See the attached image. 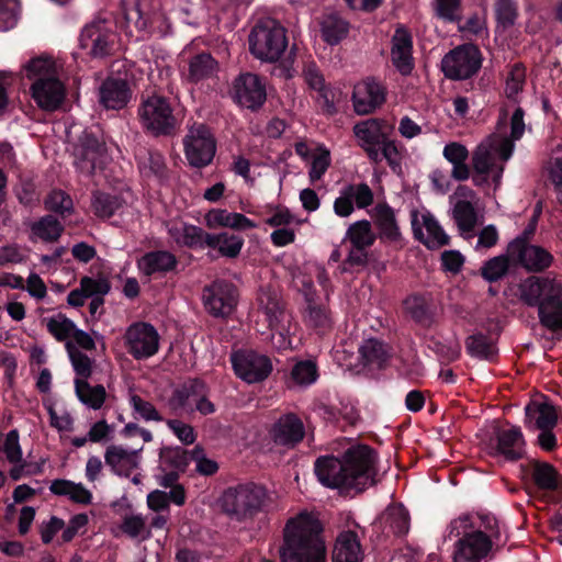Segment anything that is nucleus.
Returning <instances> with one entry per match:
<instances>
[{"label": "nucleus", "mask_w": 562, "mask_h": 562, "mask_svg": "<svg viewBox=\"0 0 562 562\" xmlns=\"http://www.w3.org/2000/svg\"><path fill=\"white\" fill-rule=\"evenodd\" d=\"M49 415V425L58 431H71L74 428V418L70 413L60 408L57 409L53 403L45 404Z\"/></svg>", "instance_id": "obj_63"}, {"label": "nucleus", "mask_w": 562, "mask_h": 562, "mask_svg": "<svg viewBox=\"0 0 562 562\" xmlns=\"http://www.w3.org/2000/svg\"><path fill=\"white\" fill-rule=\"evenodd\" d=\"M116 41L113 23L105 20L92 21L85 26L80 35L81 47L89 49L94 57L109 55Z\"/></svg>", "instance_id": "obj_16"}, {"label": "nucleus", "mask_w": 562, "mask_h": 562, "mask_svg": "<svg viewBox=\"0 0 562 562\" xmlns=\"http://www.w3.org/2000/svg\"><path fill=\"white\" fill-rule=\"evenodd\" d=\"M348 32V22L337 13L326 14L321 22L322 37L329 45L338 44Z\"/></svg>", "instance_id": "obj_38"}, {"label": "nucleus", "mask_w": 562, "mask_h": 562, "mask_svg": "<svg viewBox=\"0 0 562 562\" xmlns=\"http://www.w3.org/2000/svg\"><path fill=\"white\" fill-rule=\"evenodd\" d=\"M76 394L79 401L92 409L102 407L105 401V389L102 385L91 386L81 379L75 380Z\"/></svg>", "instance_id": "obj_41"}, {"label": "nucleus", "mask_w": 562, "mask_h": 562, "mask_svg": "<svg viewBox=\"0 0 562 562\" xmlns=\"http://www.w3.org/2000/svg\"><path fill=\"white\" fill-rule=\"evenodd\" d=\"M352 106L358 115L373 113L385 101V89L372 78H367L353 87Z\"/></svg>", "instance_id": "obj_23"}, {"label": "nucleus", "mask_w": 562, "mask_h": 562, "mask_svg": "<svg viewBox=\"0 0 562 562\" xmlns=\"http://www.w3.org/2000/svg\"><path fill=\"white\" fill-rule=\"evenodd\" d=\"M270 437L276 445L294 447L304 438V425L294 414L281 416L271 427Z\"/></svg>", "instance_id": "obj_26"}, {"label": "nucleus", "mask_w": 562, "mask_h": 562, "mask_svg": "<svg viewBox=\"0 0 562 562\" xmlns=\"http://www.w3.org/2000/svg\"><path fill=\"white\" fill-rule=\"evenodd\" d=\"M142 447L135 450H128L121 446H109L104 453L105 463L117 475L128 476L139 467Z\"/></svg>", "instance_id": "obj_28"}, {"label": "nucleus", "mask_w": 562, "mask_h": 562, "mask_svg": "<svg viewBox=\"0 0 562 562\" xmlns=\"http://www.w3.org/2000/svg\"><path fill=\"white\" fill-rule=\"evenodd\" d=\"M391 60L395 69L403 76L411 75L414 69L413 38L403 26L395 30L391 41Z\"/></svg>", "instance_id": "obj_25"}, {"label": "nucleus", "mask_w": 562, "mask_h": 562, "mask_svg": "<svg viewBox=\"0 0 562 562\" xmlns=\"http://www.w3.org/2000/svg\"><path fill=\"white\" fill-rule=\"evenodd\" d=\"M216 145L210 130L203 125H193L184 138V151L193 167L207 166L215 155Z\"/></svg>", "instance_id": "obj_15"}, {"label": "nucleus", "mask_w": 562, "mask_h": 562, "mask_svg": "<svg viewBox=\"0 0 562 562\" xmlns=\"http://www.w3.org/2000/svg\"><path fill=\"white\" fill-rule=\"evenodd\" d=\"M411 221L415 237L428 248H439L448 244V235L427 210L412 211Z\"/></svg>", "instance_id": "obj_22"}, {"label": "nucleus", "mask_w": 562, "mask_h": 562, "mask_svg": "<svg viewBox=\"0 0 562 562\" xmlns=\"http://www.w3.org/2000/svg\"><path fill=\"white\" fill-rule=\"evenodd\" d=\"M121 530L132 539L146 540L151 536V530L146 522V518L140 514L124 516Z\"/></svg>", "instance_id": "obj_50"}, {"label": "nucleus", "mask_w": 562, "mask_h": 562, "mask_svg": "<svg viewBox=\"0 0 562 562\" xmlns=\"http://www.w3.org/2000/svg\"><path fill=\"white\" fill-rule=\"evenodd\" d=\"M362 550L358 537L352 531L341 532L333 550V562H360Z\"/></svg>", "instance_id": "obj_33"}, {"label": "nucleus", "mask_w": 562, "mask_h": 562, "mask_svg": "<svg viewBox=\"0 0 562 562\" xmlns=\"http://www.w3.org/2000/svg\"><path fill=\"white\" fill-rule=\"evenodd\" d=\"M130 97L127 83L122 79H108L100 87V101L106 109H122Z\"/></svg>", "instance_id": "obj_32"}, {"label": "nucleus", "mask_w": 562, "mask_h": 562, "mask_svg": "<svg viewBox=\"0 0 562 562\" xmlns=\"http://www.w3.org/2000/svg\"><path fill=\"white\" fill-rule=\"evenodd\" d=\"M385 519L395 533L403 535L408 531L409 517L403 505L390 506L386 509Z\"/></svg>", "instance_id": "obj_59"}, {"label": "nucleus", "mask_w": 562, "mask_h": 562, "mask_svg": "<svg viewBox=\"0 0 562 562\" xmlns=\"http://www.w3.org/2000/svg\"><path fill=\"white\" fill-rule=\"evenodd\" d=\"M381 159L384 158L393 171L398 172L402 168L404 158V149L398 144L389 139V137L380 145Z\"/></svg>", "instance_id": "obj_60"}, {"label": "nucleus", "mask_w": 562, "mask_h": 562, "mask_svg": "<svg viewBox=\"0 0 562 562\" xmlns=\"http://www.w3.org/2000/svg\"><path fill=\"white\" fill-rule=\"evenodd\" d=\"M385 127L384 121L379 119H368L353 126L358 145L374 162L381 160L380 145L387 138Z\"/></svg>", "instance_id": "obj_20"}, {"label": "nucleus", "mask_w": 562, "mask_h": 562, "mask_svg": "<svg viewBox=\"0 0 562 562\" xmlns=\"http://www.w3.org/2000/svg\"><path fill=\"white\" fill-rule=\"evenodd\" d=\"M468 516L459 517L449 526L450 536L460 537L454 544L453 562H481L491 550V540L480 530L471 531Z\"/></svg>", "instance_id": "obj_8"}, {"label": "nucleus", "mask_w": 562, "mask_h": 562, "mask_svg": "<svg viewBox=\"0 0 562 562\" xmlns=\"http://www.w3.org/2000/svg\"><path fill=\"white\" fill-rule=\"evenodd\" d=\"M359 353L364 366L381 367L387 359L385 346L376 339H368L359 347Z\"/></svg>", "instance_id": "obj_47"}, {"label": "nucleus", "mask_w": 562, "mask_h": 562, "mask_svg": "<svg viewBox=\"0 0 562 562\" xmlns=\"http://www.w3.org/2000/svg\"><path fill=\"white\" fill-rule=\"evenodd\" d=\"M128 403L137 418L146 422H160L162 418L155 406L135 393L128 395Z\"/></svg>", "instance_id": "obj_58"}, {"label": "nucleus", "mask_w": 562, "mask_h": 562, "mask_svg": "<svg viewBox=\"0 0 562 562\" xmlns=\"http://www.w3.org/2000/svg\"><path fill=\"white\" fill-rule=\"evenodd\" d=\"M49 491L78 504L88 505L92 502V493L82 483L58 479L50 483Z\"/></svg>", "instance_id": "obj_37"}, {"label": "nucleus", "mask_w": 562, "mask_h": 562, "mask_svg": "<svg viewBox=\"0 0 562 562\" xmlns=\"http://www.w3.org/2000/svg\"><path fill=\"white\" fill-rule=\"evenodd\" d=\"M23 71L33 81L31 92L36 104L46 111L58 109L66 97V88L58 77L55 61L47 57L34 58L23 67Z\"/></svg>", "instance_id": "obj_6"}, {"label": "nucleus", "mask_w": 562, "mask_h": 562, "mask_svg": "<svg viewBox=\"0 0 562 562\" xmlns=\"http://www.w3.org/2000/svg\"><path fill=\"white\" fill-rule=\"evenodd\" d=\"M142 125L155 135H166L176 126V119L168 100L153 94L144 99L138 109Z\"/></svg>", "instance_id": "obj_10"}, {"label": "nucleus", "mask_w": 562, "mask_h": 562, "mask_svg": "<svg viewBox=\"0 0 562 562\" xmlns=\"http://www.w3.org/2000/svg\"><path fill=\"white\" fill-rule=\"evenodd\" d=\"M376 456L368 446H352L342 460L321 457L315 462L319 483L329 488L361 492L374 483Z\"/></svg>", "instance_id": "obj_2"}, {"label": "nucleus", "mask_w": 562, "mask_h": 562, "mask_svg": "<svg viewBox=\"0 0 562 562\" xmlns=\"http://www.w3.org/2000/svg\"><path fill=\"white\" fill-rule=\"evenodd\" d=\"M465 347L472 357L490 359L496 353L494 339L483 334H473L467 339Z\"/></svg>", "instance_id": "obj_49"}, {"label": "nucleus", "mask_w": 562, "mask_h": 562, "mask_svg": "<svg viewBox=\"0 0 562 562\" xmlns=\"http://www.w3.org/2000/svg\"><path fill=\"white\" fill-rule=\"evenodd\" d=\"M177 258L167 250H156L145 254L138 261L137 267L145 276L165 274L177 266Z\"/></svg>", "instance_id": "obj_31"}, {"label": "nucleus", "mask_w": 562, "mask_h": 562, "mask_svg": "<svg viewBox=\"0 0 562 562\" xmlns=\"http://www.w3.org/2000/svg\"><path fill=\"white\" fill-rule=\"evenodd\" d=\"M452 217L465 238L471 237V233L476 225V206L479 198L476 193L467 186H459L449 199Z\"/></svg>", "instance_id": "obj_14"}, {"label": "nucleus", "mask_w": 562, "mask_h": 562, "mask_svg": "<svg viewBox=\"0 0 562 562\" xmlns=\"http://www.w3.org/2000/svg\"><path fill=\"white\" fill-rule=\"evenodd\" d=\"M74 157L78 171L87 176L101 169L108 159L104 144L88 133H85L75 146Z\"/></svg>", "instance_id": "obj_18"}, {"label": "nucleus", "mask_w": 562, "mask_h": 562, "mask_svg": "<svg viewBox=\"0 0 562 562\" xmlns=\"http://www.w3.org/2000/svg\"><path fill=\"white\" fill-rule=\"evenodd\" d=\"M347 237L352 246L368 248L374 240L375 235L371 229V224L368 221H358L349 226Z\"/></svg>", "instance_id": "obj_56"}, {"label": "nucleus", "mask_w": 562, "mask_h": 562, "mask_svg": "<svg viewBox=\"0 0 562 562\" xmlns=\"http://www.w3.org/2000/svg\"><path fill=\"white\" fill-rule=\"evenodd\" d=\"M204 222L211 229L225 227L236 231H247L257 227V224L244 214L229 212L226 209H211L205 214Z\"/></svg>", "instance_id": "obj_29"}, {"label": "nucleus", "mask_w": 562, "mask_h": 562, "mask_svg": "<svg viewBox=\"0 0 562 562\" xmlns=\"http://www.w3.org/2000/svg\"><path fill=\"white\" fill-rule=\"evenodd\" d=\"M159 342L160 336L149 323H133L124 334L125 347L135 360H145L155 356L159 350Z\"/></svg>", "instance_id": "obj_12"}, {"label": "nucleus", "mask_w": 562, "mask_h": 562, "mask_svg": "<svg viewBox=\"0 0 562 562\" xmlns=\"http://www.w3.org/2000/svg\"><path fill=\"white\" fill-rule=\"evenodd\" d=\"M231 362L235 374L248 384L266 380L272 371L271 360L254 350H238L232 353Z\"/></svg>", "instance_id": "obj_13"}, {"label": "nucleus", "mask_w": 562, "mask_h": 562, "mask_svg": "<svg viewBox=\"0 0 562 562\" xmlns=\"http://www.w3.org/2000/svg\"><path fill=\"white\" fill-rule=\"evenodd\" d=\"M323 525L315 513L301 512L290 518L280 548L282 562H325Z\"/></svg>", "instance_id": "obj_3"}, {"label": "nucleus", "mask_w": 562, "mask_h": 562, "mask_svg": "<svg viewBox=\"0 0 562 562\" xmlns=\"http://www.w3.org/2000/svg\"><path fill=\"white\" fill-rule=\"evenodd\" d=\"M66 350L70 359L71 366L78 375L77 379L87 380L92 370V360L81 352L72 341L66 342Z\"/></svg>", "instance_id": "obj_57"}, {"label": "nucleus", "mask_w": 562, "mask_h": 562, "mask_svg": "<svg viewBox=\"0 0 562 562\" xmlns=\"http://www.w3.org/2000/svg\"><path fill=\"white\" fill-rule=\"evenodd\" d=\"M330 153L324 146H315L310 158L308 177L312 183L318 181L330 166Z\"/></svg>", "instance_id": "obj_53"}, {"label": "nucleus", "mask_w": 562, "mask_h": 562, "mask_svg": "<svg viewBox=\"0 0 562 562\" xmlns=\"http://www.w3.org/2000/svg\"><path fill=\"white\" fill-rule=\"evenodd\" d=\"M263 502L265 491L255 484L231 487L220 499L222 509L237 519L254 516L261 509Z\"/></svg>", "instance_id": "obj_9"}, {"label": "nucleus", "mask_w": 562, "mask_h": 562, "mask_svg": "<svg viewBox=\"0 0 562 562\" xmlns=\"http://www.w3.org/2000/svg\"><path fill=\"white\" fill-rule=\"evenodd\" d=\"M508 255L496 256L482 267V276L485 280L493 282L499 280L508 270Z\"/></svg>", "instance_id": "obj_64"}, {"label": "nucleus", "mask_w": 562, "mask_h": 562, "mask_svg": "<svg viewBox=\"0 0 562 562\" xmlns=\"http://www.w3.org/2000/svg\"><path fill=\"white\" fill-rule=\"evenodd\" d=\"M288 46L285 29L273 19L258 22L249 34L252 55L263 61H276Z\"/></svg>", "instance_id": "obj_7"}, {"label": "nucleus", "mask_w": 562, "mask_h": 562, "mask_svg": "<svg viewBox=\"0 0 562 562\" xmlns=\"http://www.w3.org/2000/svg\"><path fill=\"white\" fill-rule=\"evenodd\" d=\"M318 379L317 366L313 360H300L291 370V381L294 385L306 387Z\"/></svg>", "instance_id": "obj_46"}, {"label": "nucleus", "mask_w": 562, "mask_h": 562, "mask_svg": "<svg viewBox=\"0 0 562 562\" xmlns=\"http://www.w3.org/2000/svg\"><path fill=\"white\" fill-rule=\"evenodd\" d=\"M526 424L539 430H552L558 422L557 408L544 397L533 398L525 408Z\"/></svg>", "instance_id": "obj_27"}, {"label": "nucleus", "mask_w": 562, "mask_h": 562, "mask_svg": "<svg viewBox=\"0 0 562 562\" xmlns=\"http://www.w3.org/2000/svg\"><path fill=\"white\" fill-rule=\"evenodd\" d=\"M497 451L508 460L519 459L524 453L525 440L519 427L512 426L497 435Z\"/></svg>", "instance_id": "obj_36"}, {"label": "nucleus", "mask_w": 562, "mask_h": 562, "mask_svg": "<svg viewBox=\"0 0 562 562\" xmlns=\"http://www.w3.org/2000/svg\"><path fill=\"white\" fill-rule=\"evenodd\" d=\"M482 65V56L473 44H464L450 50L441 60V69L446 77L463 80L472 77Z\"/></svg>", "instance_id": "obj_11"}, {"label": "nucleus", "mask_w": 562, "mask_h": 562, "mask_svg": "<svg viewBox=\"0 0 562 562\" xmlns=\"http://www.w3.org/2000/svg\"><path fill=\"white\" fill-rule=\"evenodd\" d=\"M443 157L452 165L451 176L459 181L470 177V168L467 165L469 157L468 148L458 142H451L443 147Z\"/></svg>", "instance_id": "obj_34"}, {"label": "nucleus", "mask_w": 562, "mask_h": 562, "mask_svg": "<svg viewBox=\"0 0 562 562\" xmlns=\"http://www.w3.org/2000/svg\"><path fill=\"white\" fill-rule=\"evenodd\" d=\"M257 305V330L261 334L270 331L271 344L276 349H291V318L284 312L278 290L271 285L261 286Z\"/></svg>", "instance_id": "obj_5"}, {"label": "nucleus", "mask_w": 562, "mask_h": 562, "mask_svg": "<svg viewBox=\"0 0 562 562\" xmlns=\"http://www.w3.org/2000/svg\"><path fill=\"white\" fill-rule=\"evenodd\" d=\"M47 330L58 341H71L70 336L76 327L75 323L67 318L64 314H56L44 319Z\"/></svg>", "instance_id": "obj_52"}, {"label": "nucleus", "mask_w": 562, "mask_h": 562, "mask_svg": "<svg viewBox=\"0 0 562 562\" xmlns=\"http://www.w3.org/2000/svg\"><path fill=\"white\" fill-rule=\"evenodd\" d=\"M458 30L476 38H487L488 27L485 12H475L458 23Z\"/></svg>", "instance_id": "obj_54"}, {"label": "nucleus", "mask_w": 562, "mask_h": 562, "mask_svg": "<svg viewBox=\"0 0 562 562\" xmlns=\"http://www.w3.org/2000/svg\"><path fill=\"white\" fill-rule=\"evenodd\" d=\"M300 282L302 284V292L308 303L306 314L307 322L316 328L326 327L329 324V317L326 310L314 303V294L311 290L312 285L305 282L304 279L300 280Z\"/></svg>", "instance_id": "obj_43"}, {"label": "nucleus", "mask_w": 562, "mask_h": 562, "mask_svg": "<svg viewBox=\"0 0 562 562\" xmlns=\"http://www.w3.org/2000/svg\"><path fill=\"white\" fill-rule=\"evenodd\" d=\"M373 216L381 229V233L392 239L396 240L400 237V231L395 222L393 210L386 204H378L373 210Z\"/></svg>", "instance_id": "obj_48"}, {"label": "nucleus", "mask_w": 562, "mask_h": 562, "mask_svg": "<svg viewBox=\"0 0 562 562\" xmlns=\"http://www.w3.org/2000/svg\"><path fill=\"white\" fill-rule=\"evenodd\" d=\"M373 202V192L367 183H355L344 187L334 201V212L339 217H349L355 206L366 209Z\"/></svg>", "instance_id": "obj_24"}, {"label": "nucleus", "mask_w": 562, "mask_h": 562, "mask_svg": "<svg viewBox=\"0 0 562 562\" xmlns=\"http://www.w3.org/2000/svg\"><path fill=\"white\" fill-rule=\"evenodd\" d=\"M546 169L549 180L560 195V202L562 204V148H558L552 153Z\"/></svg>", "instance_id": "obj_61"}, {"label": "nucleus", "mask_w": 562, "mask_h": 562, "mask_svg": "<svg viewBox=\"0 0 562 562\" xmlns=\"http://www.w3.org/2000/svg\"><path fill=\"white\" fill-rule=\"evenodd\" d=\"M237 290L234 284L218 280L203 292L204 306L210 314L225 317L233 313L237 304Z\"/></svg>", "instance_id": "obj_19"}, {"label": "nucleus", "mask_w": 562, "mask_h": 562, "mask_svg": "<svg viewBox=\"0 0 562 562\" xmlns=\"http://www.w3.org/2000/svg\"><path fill=\"white\" fill-rule=\"evenodd\" d=\"M203 245L217 250L222 256L235 258L239 255L244 239L238 235L228 233L204 234Z\"/></svg>", "instance_id": "obj_35"}, {"label": "nucleus", "mask_w": 562, "mask_h": 562, "mask_svg": "<svg viewBox=\"0 0 562 562\" xmlns=\"http://www.w3.org/2000/svg\"><path fill=\"white\" fill-rule=\"evenodd\" d=\"M526 85V68L520 64L510 66L505 75L504 93L508 100L520 101Z\"/></svg>", "instance_id": "obj_40"}, {"label": "nucleus", "mask_w": 562, "mask_h": 562, "mask_svg": "<svg viewBox=\"0 0 562 562\" xmlns=\"http://www.w3.org/2000/svg\"><path fill=\"white\" fill-rule=\"evenodd\" d=\"M532 477L539 488L554 490L558 487V473L549 463L539 461L533 462Z\"/></svg>", "instance_id": "obj_55"}, {"label": "nucleus", "mask_w": 562, "mask_h": 562, "mask_svg": "<svg viewBox=\"0 0 562 562\" xmlns=\"http://www.w3.org/2000/svg\"><path fill=\"white\" fill-rule=\"evenodd\" d=\"M496 20L503 29L510 27L517 19V7L513 0H494Z\"/></svg>", "instance_id": "obj_62"}, {"label": "nucleus", "mask_w": 562, "mask_h": 562, "mask_svg": "<svg viewBox=\"0 0 562 562\" xmlns=\"http://www.w3.org/2000/svg\"><path fill=\"white\" fill-rule=\"evenodd\" d=\"M519 299L538 306L540 322L549 329H562V279L529 277L518 286Z\"/></svg>", "instance_id": "obj_4"}, {"label": "nucleus", "mask_w": 562, "mask_h": 562, "mask_svg": "<svg viewBox=\"0 0 562 562\" xmlns=\"http://www.w3.org/2000/svg\"><path fill=\"white\" fill-rule=\"evenodd\" d=\"M507 252L514 262L531 272L542 271L549 268L553 261V256L549 250L519 238L508 245Z\"/></svg>", "instance_id": "obj_17"}, {"label": "nucleus", "mask_w": 562, "mask_h": 562, "mask_svg": "<svg viewBox=\"0 0 562 562\" xmlns=\"http://www.w3.org/2000/svg\"><path fill=\"white\" fill-rule=\"evenodd\" d=\"M217 70L218 64L211 54L201 53L190 59L188 78L192 82H199L212 78Z\"/></svg>", "instance_id": "obj_39"}, {"label": "nucleus", "mask_w": 562, "mask_h": 562, "mask_svg": "<svg viewBox=\"0 0 562 562\" xmlns=\"http://www.w3.org/2000/svg\"><path fill=\"white\" fill-rule=\"evenodd\" d=\"M232 97L240 106L256 110L266 101L265 83L255 74H241L234 81Z\"/></svg>", "instance_id": "obj_21"}, {"label": "nucleus", "mask_w": 562, "mask_h": 562, "mask_svg": "<svg viewBox=\"0 0 562 562\" xmlns=\"http://www.w3.org/2000/svg\"><path fill=\"white\" fill-rule=\"evenodd\" d=\"M431 10L436 19L445 23H459L462 14V0H431Z\"/></svg>", "instance_id": "obj_44"}, {"label": "nucleus", "mask_w": 562, "mask_h": 562, "mask_svg": "<svg viewBox=\"0 0 562 562\" xmlns=\"http://www.w3.org/2000/svg\"><path fill=\"white\" fill-rule=\"evenodd\" d=\"M123 206V200L113 194L97 192L93 194L92 209L97 216L106 218Z\"/></svg>", "instance_id": "obj_51"}, {"label": "nucleus", "mask_w": 562, "mask_h": 562, "mask_svg": "<svg viewBox=\"0 0 562 562\" xmlns=\"http://www.w3.org/2000/svg\"><path fill=\"white\" fill-rule=\"evenodd\" d=\"M193 393L191 394L187 389L182 391H178V398L182 405H194L195 409L199 411L203 415H209L214 413L215 407L212 402H210L205 396L199 395V391L204 389L203 383L195 381L192 384Z\"/></svg>", "instance_id": "obj_45"}, {"label": "nucleus", "mask_w": 562, "mask_h": 562, "mask_svg": "<svg viewBox=\"0 0 562 562\" xmlns=\"http://www.w3.org/2000/svg\"><path fill=\"white\" fill-rule=\"evenodd\" d=\"M524 117L522 109L516 108L510 116V135L507 136V114L503 112L496 131L483 138L472 151V180L475 186L493 184L495 190L499 187L505 165L513 156L515 142L525 133Z\"/></svg>", "instance_id": "obj_1"}, {"label": "nucleus", "mask_w": 562, "mask_h": 562, "mask_svg": "<svg viewBox=\"0 0 562 562\" xmlns=\"http://www.w3.org/2000/svg\"><path fill=\"white\" fill-rule=\"evenodd\" d=\"M63 232L61 224L52 215L42 217L31 225V239L43 241H55Z\"/></svg>", "instance_id": "obj_42"}, {"label": "nucleus", "mask_w": 562, "mask_h": 562, "mask_svg": "<svg viewBox=\"0 0 562 562\" xmlns=\"http://www.w3.org/2000/svg\"><path fill=\"white\" fill-rule=\"evenodd\" d=\"M169 237L177 245L187 247L203 246L204 232L202 228L188 224L181 220H172L166 223Z\"/></svg>", "instance_id": "obj_30"}]
</instances>
